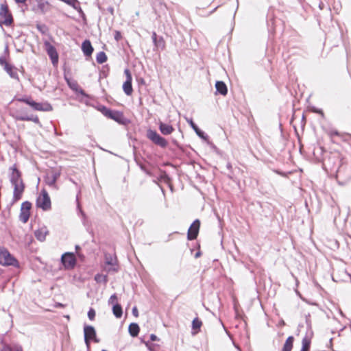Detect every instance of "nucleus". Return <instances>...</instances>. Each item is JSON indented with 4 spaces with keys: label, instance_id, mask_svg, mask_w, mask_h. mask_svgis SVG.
<instances>
[{
    "label": "nucleus",
    "instance_id": "1",
    "mask_svg": "<svg viewBox=\"0 0 351 351\" xmlns=\"http://www.w3.org/2000/svg\"><path fill=\"white\" fill-rule=\"evenodd\" d=\"M10 170L12 171L10 181L14 186L12 199L14 202H16L21 199L25 186L22 180V173L16 165H14L10 167Z\"/></svg>",
    "mask_w": 351,
    "mask_h": 351
},
{
    "label": "nucleus",
    "instance_id": "2",
    "mask_svg": "<svg viewBox=\"0 0 351 351\" xmlns=\"http://www.w3.org/2000/svg\"><path fill=\"white\" fill-rule=\"evenodd\" d=\"M0 265L3 266H14L19 267V264L17 259L3 246H0Z\"/></svg>",
    "mask_w": 351,
    "mask_h": 351
},
{
    "label": "nucleus",
    "instance_id": "3",
    "mask_svg": "<svg viewBox=\"0 0 351 351\" xmlns=\"http://www.w3.org/2000/svg\"><path fill=\"white\" fill-rule=\"evenodd\" d=\"M0 16L3 19L2 21H0L1 27H2V25L10 27L13 24V17L6 3H1L0 5Z\"/></svg>",
    "mask_w": 351,
    "mask_h": 351
},
{
    "label": "nucleus",
    "instance_id": "4",
    "mask_svg": "<svg viewBox=\"0 0 351 351\" xmlns=\"http://www.w3.org/2000/svg\"><path fill=\"white\" fill-rule=\"evenodd\" d=\"M32 203L29 201H25L21 204L19 219L21 222L25 223L28 221L30 217V210Z\"/></svg>",
    "mask_w": 351,
    "mask_h": 351
},
{
    "label": "nucleus",
    "instance_id": "5",
    "mask_svg": "<svg viewBox=\"0 0 351 351\" xmlns=\"http://www.w3.org/2000/svg\"><path fill=\"white\" fill-rule=\"evenodd\" d=\"M147 137L153 143L162 147H165L167 145V141L154 130H148L147 131Z\"/></svg>",
    "mask_w": 351,
    "mask_h": 351
},
{
    "label": "nucleus",
    "instance_id": "6",
    "mask_svg": "<svg viewBox=\"0 0 351 351\" xmlns=\"http://www.w3.org/2000/svg\"><path fill=\"white\" fill-rule=\"evenodd\" d=\"M84 339L85 343L88 348L90 347V341L93 340L96 343L99 342V340L96 337V332L95 328L91 326H85L84 328Z\"/></svg>",
    "mask_w": 351,
    "mask_h": 351
},
{
    "label": "nucleus",
    "instance_id": "7",
    "mask_svg": "<svg viewBox=\"0 0 351 351\" xmlns=\"http://www.w3.org/2000/svg\"><path fill=\"white\" fill-rule=\"evenodd\" d=\"M62 262L66 269H72L76 263L75 255L73 253H65L62 256Z\"/></svg>",
    "mask_w": 351,
    "mask_h": 351
},
{
    "label": "nucleus",
    "instance_id": "8",
    "mask_svg": "<svg viewBox=\"0 0 351 351\" xmlns=\"http://www.w3.org/2000/svg\"><path fill=\"white\" fill-rule=\"evenodd\" d=\"M45 50L47 51L53 65L56 66L58 63V53L56 49L51 45L45 44Z\"/></svg>",
    "mask_w": 351,
    "mask_h": 351
},
{
    "label": "nucleus",
    "instance_id": "9",
    "mask_svg": "<svg viewBox=\"0 0 351 351\" xmlns=\"http://www.w3.org/2000/svg\"><path fill=\"white\" fill-rule=\"evenodd\" d=\"M200 226V222L198 219H196L190 226L188 231V239L189 240L195 239L199 232Z\"/></svg>",
    "mask_w": 351,
    "mask_h": 351
},
{
    "label": "nucleus",
    "instance_id": "10",
    "mask_svg": "<svg viewBox=\"0 0 351 351\" xmlns=\"http://www.w3.org/2000/svg\"><path fill=\"white\" fill-rule=\"evenodd\" d=\"M58 176L59 171L58 169H53L52 168L47 169L45 183L49 185L53 184Z\"/></svg>",
    "mask_w": 351,
    "mask_h": 351
},
{
    "label": "nucleus",
    "instance_id": "11",
    "mask_svg": "<svg viewBox=\"0 0 351 351\" xmlns=\"http://www.w3.org/2000/svg\"><path fill=\"white\" fill-rule=\"evenodd\" d=\"M103 113L108 117H110L117 121H120L121 118H122V115L121 113H119V112H116V111H112L110 110H108L107 108H104V111H103Z\"/></svg>",
    "mask_w": 351,
    "mask_h": 351
},
{
    "label": "nucleus",
    "instance_id": "12",
    "mask_svg": "<svg viewBox=\"0 0 351 351\" xmlns=\"http://www.w3.org/2000/svg\"><path fill=\"white\" fill-rule=\"evenodd\" d=\"M5 71L13 79L19 80V75L16 71V68L10 64H6L4 67Z\"/></svg>",
    "mask_w": 351,
    "mask_h": 351
},
{
    "label": "nucleus",
    "instance_id": "13",
    "mask_svg": "<svg viewBox=\"0 0 351 351\" xmlns=\"http://www.w3.org/2000/svg\"><path fill=\"white\" fill-rule=\"evenodd\" d=\"M36 206L44 210V187L40 189L38 197L36 199Z\"/></svg>",
    "mask_w": 351,
    "mask_h": 351
},
{
    "label": "nucleus",
    "instance_id": "14",
    "mask_svg": "<svg viewBox=\"0 0 351 351\" xmlns=\"http://www.w3.org/2000/svg\"><path fill=\"white\" fill-rule=\"evenodd\" d=\"M217 91L222 95H226L228 92L226 84L221 81H217L215 84Z\"/></svg>",
    "mask_w": 351,
    "mask_h": 351
},
{
    "label": "nucleus",
    "instance_id": "15",
    "mask_svg": "<svg viewBox=\"0 0 351 351\" xmlns=\"http://www.w3.org/2000/svg\"><path fill=\"white\" fill-rule=\"evenodd\" d=\"M159 128L160 132L165 135L170 134L173 131V128L171 125L163 123L162 122L160 123Z\"/></svg>",
    "mask_w": 351,
    "mask_h": 351
},
{
    "label": "nucleus",
    "instance_id": "16",
    "mask_svg": "<svg viewBox=\"0 0 351 351\" xmlns=\"http://www.w3.org/2000/svg\"><path fill=\"white\" fill-rule=\"evenodd\" d=\"M82 50L86 56H90L93 53V49L89 41L86 40L82 44Z\"/></svg>",
    "mask_w": 351,
    "mask_h": 351
},
{
    "label": "nucleus",
    "instance_id": "17",
    "mask_svg": "<svg viewBox=\"0 0 351 351\" xmlns=\"http://www.w3.org/2000/svg\"><path fill=\"white\" fill-rule=\"evenodd\" d=\"M202 325V323L198 318H195L193 319V321L192 322V328L193 330V331L192 332V334L193 335H196L198 332Z\"/></svg>",
    "mask_w": 351,
    "mask_h": 351
},
{
    "label": "nucleus",
    "instance_id": "18",
    "mask_svg": "<svg viewBox=\"0 0 351 351\" xmlns=\"http://www.w3.org/2000/svg\"><path fill=\"white\" fill-rule=\"evenodd\" d=\"M29 106L35 110L44 111V104L41 102H36L33 99H32Z\"/></svg>",
    "mask_w": 351,
    "mask_h": 351
},
{
    "label": "nucleus",
    "instance_id": "19",
    "mask_svg": "<svg viewBox=\"0 0 351 351\" xmlns=\"http://www.w3.org/2000/svg\"><path fill=\"white\" fill-rule=\"evenodd\" d=\"M129 332L132 337H136L139 332V326L137 324L132 323L129 326Z\"/></svg>",
    "mask_w": 351,
    "mask_h": 351
},
{
    "label": "nucleus",
    "instance_id": "20",
    "mask_svg": "<svg viewBox=\"0 0 351 351\" xmlns=\"http://www.w3.org/2000/svg\"><path fill=\"white\" fill-rule=\"evenodd\" d=\"M2 351H23V348L19 345H14L13 346H11L8 344H5L3 346Z\"/></svg>",
    "mask_w": 351,
    "mask_h": 351
},
{
    "label": "nucleus",
    "instance_id": "21",
    "mask_svg": "<svg viewBox=\"0 0 351 351\" xmlns=\"http://www.w3.org/2000/svg\"><path fill=\"white\" fill-rule=\"evenodd\" d=\"M293 337H289L283 346L282 351H291L293 348Z\"/></svg>",
    "mask_w": 351,
    "mask_h": 351
},
{
    "label": "nucleus",
    "instance_id": "22",
    "mask_svg": "<svg viewBox=\"0 0 351 351\" xmlns=\"http://www.w3.org/2000/svg\"><path fill=\"white\" fill-rule=\"evenodd\" d=\"M123 89L126 95H130L133 90L132 81L126 80L123 85Z\"/></svg>",
    "mask_w": 351,
    "mask_h": 351
},
{
    "label": "nucleus",
    "instance_id": "23",
    "mask_svg": "<svg viewBox=\"0 0 351 351\" xmlns=\"http://www.w3.org/2000/svg\"><path fill=\"white\" fill-rule=\"evenodd\" d=\"M112 311L116 317L120 318L122 316V308L119 304H114Z\"/></svg>",
    "mask_w": 351,
    "mask_h": 351
},
{
    "label": "nucleus",
    "instance_id": "24",
    "mask_svg": "<svg viewBox=\"0 0 351 351\" xmlns=\"http://www.w3.org/2000/svg\"><path fill=\"white\" fill-rule=\"evenodd\" d=\"M34 236L38 240L44 241V232L43 231V228H38V230H35Z\"/></svg>",
    "mask_w": 351,
    "mask_h": 351
},
{
    "label": "nucleus",
    "instance_id": "25",
    "mask_svg": "<svg viewBox=\"0 0 351 351\" xmlns=\"http://www.w3.org/2000/svg\"><path fill=\"white\" fill-rule=\"evenodd\" d=\"M22 119L23 120H28V121H33L36 123H39V119L37 115H34V114H29V117H21Z\"/></svg>",
    "mask_w": 351,
    "mask_h": 351
},
{
    "label": "nucleus",
    "instance_id": "26",
    "mask_svg": "<svg viewBox=\"0 0 351 351\" xmlns=\"http://www.w3.org/2000/svg\"><path fill=\"white\" fill-rule=\"evenodd\" d=\"M32 97L29 96H25L21 97H18L16 99V101L25 103V104L28 105L30 104L32 101Z\"/></svg>",
    "mask_w": 351,
    "mask_h": 351
},
{
    "label": "nucleus",
    "instance_id": "27",
    "mask_svg": "<svg viewBox=\"0 0 351 351\" xmlns=\"http://www.w3.org/2000/svg\"><path fill=\"white\" fill-rule=\"evenodd\" d=\"M310 339H308L307 337H304L302 339V350H305L306 351H308L309 347H310Z\"/></svg>",
    "mask_w": 351,
    "mask_h": 351
},
{
    "label": "nucleus",
    "instance_id": "28",
    "mask_svg": "<svg viewBox=\"0 0 351 351\" xmlns=\"http://www.w3.org/2000/svg\"><path fill=\"white\" fill-rule=\"evenodd\" d=\"M107 57L104 52H100L97 56V61L99 63H104L106 61Z\"/></svg>",
    "mask_w": 351,
    "mask_h": 351
},
{
    "label": "nucleus",
    "instance_id": "29",
    "mask_svg": "<svg viewBox=\"0 0 351 351\" xmlns=\"http://www.w3.org/2000/svg\"><path fill=\"white\" fill-rule=\"evenodd\" d=\"M95 280L97 282H106L107 281V277L103 274H97L95 277Z\"/></svg>",
    "mask_w": 351,
    "mask_h": 351
},
{
    "label": "nucleus",
    "instance_id": "30",
    "mask_svg": "<svg viewBox=\"0 0 351 351\" xmlns=\"http://www.w3.org/2000/svg\"><path fill=\"white\" fill-rule=\"evenodd\" d=\"M29 117V114L25 113L23 112H17L15 115V119L18 121H25L26 120L22 119L21 117Z\"/></svg>",
    "mask_w": 351,
    "mask_h": 351
},
{
    "label": "nucleus",
    "instance_id": "31",
    "mask_svg": "<svg viewBox=\"0 0 351 351\" xmlns=\"http://www.w3.org/2000/svg\"><path fill=\"white\" fill-rule=\"evenodd\" d=\"M196 134L202 139L206 141L208 139V136L205 135V134L201 131L198 128L194 130Z\"/></svg>",
    "mask_w": 351,
    "mask_h": 351
},
{
    "label": "nucleus",
    "instance_id": "32",
    "mask_svg": "<svg viewBox=\"0 0 351 351\" xmlns=\"http://www.w3.org/2000/svg\"><path fill=\"white\" fill-rule=\"evenodd\" d=\"M51 208V201L48 195L45 193V210Z\"/></svg>",
    "mask_w": 351,
    "mask_h": 351
},
{
    "label": "nucleus",
    "instance_id": "33",
    "mask_svg": "<svg viewBox=\"0 0 351 351\" xmlns=\"http://www.w3.org/2000/svg\"><path fill=\"white\" fill-rule=\"evenodd\" d=\"M38 2L37 10H40L41 12H44V2L42 0H36Z\"/></svg>",
    "mask_w": 351,
    "mask_h": 351
},
{
    "label": "nucleus",
    "instance_id": "34",
    "mask_svg": "<svg viewBox=\"0 0 351 351\" xmlns=\"http://www.w3.org/2000/svg\"><path fill=\"white\" fill-rule=\"evenodd\" d=\"M95 311L90 308L89 311L88 312V317L90 319L93 320L95 318Z\"/></svg>",
    "mask_w": 351,
    "mask_h": 351
},
{
    "label": "nucleus",
    "instance_id": "35",
    "mask_svg": "<svg viewBox=\"0 0 351 351\" xmlns=\"http://www.w3.org/2000/svg\"><path fill=\"white\" fill-rule=\"evenodd\" d=\"M117 295L115 294L111 295V297L110 298L109 300H108V303L110 304H112L113 306L115 304L116 302V300H117Z\"/></svg>",
    "mask_w": 351,
    "mask_h": 351
},
{
    "label": "nucleus",
    "instance_id": "36",
    "mask_svg": "<svg viewBox=\"0 0 351 351\" xmlns=\"http://www.w3.org/2000/svg\"><path fill=\"white\" fill-rule=\"evenodd\" d=\"M124 73L126 75V80L132 81V78L130 71L128 69H125Z\"/></svg>",
    "mask_w": 351,
    "mask_h": 351
},
{
    "label": "nucleus",
    "instance_id": "37",
    "mask_svg": "<svg viewBox=\"0 0 351 351\" xmlns=\"http://www.w3.org/2000/svg\"><path fill=\"white\" fill-rule=\"evenodd\" d=\"M36 27L38 29V31L44 35V24H37Z\"/></svg>",
    "mask_w": 351,
    "mask_h": 351
},
{
    "label": "nucleus",
    "instance_id": "38",
    "mask_svg": "<svg viewBox=\"0 0 351 351\" xmlns=\"http://www.w3.org/2000/svg\"><path fill=\"white\" fill-rule=\"evenodd\" d=\"M9 63L7 62L5 57L3 56H1L0 57V64L3 66L4 67L5 66L6 64H8Z\"/></svg>",
    "mask_w": 351,
    "mask_h": 351
},
{
    "label": "nucleus",
    "instance_id": "39",
    "mask_svg": "<svg viewBox=\"0 0 351 351\" xmlns=\"http://www.w3.org/2000/svg\"><path fill=\"white\" fill-rule=\"evenodd\" d=\"M186 121L189 123V125L192 127L193 130L197 128V126L194 123L192 119H186Z\"/></svg>",
    "mask_w": 351,
    "mask_h": 351
},
{
    "label": "nucleus",
    "instance_id": "40",
    "mask_svg": "<svg viewBox=\"0 0 351 351\" xmlns=\"http://www.w3.org/2000/svg\"><path fill=\"white\" fill-rule=\"evenodd\" d=\"M157 43H158V46H156L157 47H160L162 49H163L165 47V44H164V42L162 38L160 39L159 40H157Z\"/></svg>",
    "mask_w": 351,
    "mask_h": 351
},
{
    "label": "nucleus",
    "instance_id": "41",
    "mask_svg": "<svg viewBox=\"0 0 351 351\" xmlns=\"http://www.w3.org/2000/svg\"><path fill=\"white\" fill-rule=\"evenodd\" d=\"M152 39H153V41H154V43L155 44V45L156 46H158V43H157V40H157V35H156V34L155 32L153 33V34H152Z\"/></svg>",
    "mask_w": 351,
    "mask_h": 351
},
{
    "label": "nucleus",
    "instance_id": "42",
    "mask_svg": "<svg viewBox=\"0 0 351 351\" xmlns=\"http://www.w3.org/2000/svg\"><path fill=\"white\" fill-rule=\"evenodd\" d=\"M132 314L135 316V317H138V309L136 306H134L133 308H132Z\"/></svg>",
    "mask_w": 351,
    "mask_h": 351
},
{
    "label": "nucleus",
    "instance_id": "43",
    "mask_svg": "<svg viewBox=\"0 0 351 351\" xmlns=\"http://www.w3.org/2000/svg\"><path fill=\"white\" fill-rule=\"evenodd\" d=\"M150 339H151V340H152V341H153L158 340V339L157 336H156V335H153V334H152V335H151V336H150Z\"/></svg>",
    "mask_w": 351,
    "mask_h": 351
},
{
    "label": "nucleus",
    "instance_id": "44",
    "mask_svg": "<svg viewBox=\"0 0 351 351\" xmlns=\"http://www.w3.org/2000/svg\"><path fill=\"white\" fill-rule=\"evenodd\" d=\"M17 3H25L27 0H14Z\"/></svg>",
    "mask_w": 351,
    "mask_h": 351
},
{
    "label": "nucleus",
    "instance_id": "45",
    "mask_svg": "<svg viewBox=\"0 0 351 351\" xmlns=\"http://www.w3.org/2000/svg\"><path fill=\"white\" fill-rule=\"evenodd\" d=\"M330 134L331 136H332V135H338L339 134L337 131H332V132H330Z\"/></svg>",
    "mask_w": 351,
    "mask_h": 351
},
{
    "label": "nucleus",
    "instance_id": "46",
    "mask_svg": "<svg viewBox=\"0 0 351 351\" xmlns=\"http://www.w3.org/2000/svg\"><path fill=\"white\" fill-rule=\"evenodd\" d=\"M48 110H51V106L49 105L45 104V111Z\"/></svg>",
    "mask_w": 351,
    "mask_h": 351
},
{
    "label": "nucleus",
    "instance_id": "47",
    "mask_svg": "<svg viewBox=\"0 0 351 351\" xmlns=\"http://www.w3.org/2000/svg\"><path fill=\"white\" fill-rule=\"evenodd\" d=\"M8 46L6 45L5 47V53H8Z\"/></svg>",
    "mask_w": 351,
    "mask_h": 351
},
{
    "label": "nucleus",
    "instance_id": "48",
    "mask_svg": "<svg viewBox=\"0 0 351 351\" xmlns=\"http://www.w3.org/2000/svg\"><path fill=\"white\" fill-rule=\"evenodd\" d=\"M119 36H120V34H119V32H117V34H116V36H115V38H116L117 40H118V39H119Z\"/></svg>",
    "mask_w": 351,
    "mask_h": 351
},
{
    "label": "nucleus",
    "instance_id": "49",
    "mask_svg": "<svg viewBox=\"0 0 351 351\" xmlns=\"http://www.w3.org/2000/svg\"><path fill=\"white\" fill-rule=\"evenodd\" d=\"M199 256V253H197V254H195V257H198Z\"/></svg>",
    "mask_w": 351,
    "mask_h": 351
},
{
    "label": "nucleus",
    "instance_id": "50",
    "mask_svg": "<svg viewBox=\"0 0 351 351\" xmlns=\"http://www.w3.org/2000/svg\"><path fill=\"white\" fill-rule=\"evenodd\" d=\"M108 264H111V265L112 264V263L111 262H110V261H108Z\"/></svg>",
    "mask_w": 351,
    "mask_h": 351
},
{
    "label": "nucleus",
    "instance_id": "51",
    "mask_svg": "<svg viewBox=\"0 0 351 351\" xmlns=\"http://www.w3.org/2000/svg\"><path fill=\"white\" fill-rule=\"evenodd\" d=\"M102 351H106V350H103Z\"/></svg>",
    "mask_w": 351,
    "mask_h": 351
}]
</instances>
